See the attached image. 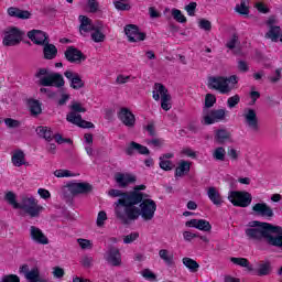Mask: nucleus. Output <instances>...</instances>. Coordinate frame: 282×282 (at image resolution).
I'll list each match as a JSON object with an SVG mask.
<instances>
[{
    "label": "nucleus",
    "mask_w": 282,
    "mask_h": 282,
    "mask_svg": "<svg viewBox=\"0 0 282 282\" xmlns=\"http://www.w3.org/2000/svg\"><path fill=\"white\" fill-rule=\"evenodd\" d=\"M139 204L140 207H137L138 204H132L128 207V210L121 220L123 226H129L131 221H137V219H140V216L144 221H151V219L155 217V210H158V204H155V200L145 197Z\"/></svg>",
    "instance_id": "f257e3e1"
},
{
    "label": "nucleus",
    "mask_w": 282,
    "mask_h": 282,
    "mask_svg": "<svg viewBox=\"0 0 282 282\" xmlns=\"http://www.w3.org/2000/svg\"><path fill=\"white\" fill-rule=\"evenodd\" d=\"M278 227L270 223H261L259 220H252L248 223L245 229V235L249 241H268L271 232H276Z\"/></svg>",
    "instance_id": "f03ea898"
},
{
    "label": "nucleus",
    "mask_w": 282,
    "mask_h": 282,
    "mask_svg": "<svg viewBox=\"0 0 282 282\" xmlns=\"http://www.w3.org/2000/svg\"><path fill=\"white\" fill-rule=\"evenodd\" d=\"M34 76L39 79V85L42 87H65L63 75L47 68H37Z\"/></svg>",
    "instance_id": "7ed1b4c3"
},
{
    "label": "nucleus",
    "mask_w": 282,
    "mask_h": 282,
    "mask_svg": "<svg viewBox=\"0 0 282 282\" xmlns=\"http://www.w3.org/2000/svg\"><path fill=\"white\" fill-rule=\"evenodd\" d=\"M108 195L110 197H119V199L113 203L115 216L119 221L122 223V219H124V215H127V210H129V206H132L131 200L128 199V197H130L129 192L110 189L108 192Z\"/></svg>",
    "instance_id": "20e7f679"
},
{
    "label": "nucleus",
    "mask_w": 282,
    "mask_h": 282,
    "mask_svg": "<svg viewBox=\"0 0 282 282\" xmlns=\"http://www.w3.org/2000/svg\"><path fill=\"white\" fill-rule=\"evenodd\" d=\"M85 111H87V109L83 107V104L74 101L70 105V112L66 116L67 122L76 124L82 129H94L95 126L91 122L83 120L80 113H85Z\"/></svg>",
    "instance_id": "39448f33"
},
{
    "label": "nucleus",
    "mask_w": 282,
    "mask_h": 282,
    "mask_svg": "<svg viewBox=\"0 0 282 282\" xmlns=\"http://www.w3.org/2000/svg\"><path fill=\"white\" fill-rule=\"evenodd\" d=\"M20 210H24L26 215H30L32 218L39 217L41 213L43 212V206L39 205V200L34 197H22V200L20 203V207L18 208Z\"/></svg>",
    "instance_id": "423d86ee"
},
{
    "label": "nucleus",
    "mask_w": 282,
    "mask_h": 282,
    "mask_svg": "<svg viewBox=\"0 0 282 282\" xmlns=\"http://www.w3.org/2000/svg\"><path fill=\"white\" fill-rule=\"evenodd\" d=\"M228 199L232 203V206L248 208L252 204V194L249 192L231 191L228 194Z\"/></svg>",
    "instance_id": "0eeeda50"
},
{
    "label": "nucleus",
    "mask_w": 282,
    "mask_h": 282,
    "mask_svg": "<svg viewBox=\"0 0 282 282\" xmlns=\"http://www.w3.org/2000/svg\"><path fill=\"white\" fill-rule=\"evenodd\" d=\"M4 37L2 40V44L6 47H13L14 45H19L21 41H23V32L19 30L17 26H9L3 31Z\"/></svg>",
    "instance_id": "6e6552de"
},
{
    "label": "nucleus",
    "mask_w": 282,
    "mask_h": 282,
    "mask_svg": "<svg viewBox=\"0 0 282 282\" xmlns=\"http://www.w3.org/2000/svg\"><path fill=\"white\" fill-rule=\"evenodd\" d=\"M36 133H37V135H40V138H43L47 142H52V140H55V142H57V144H65V143L73 144L74 143V141H72V139H65V138H63V135L61 133L54 134L52 132V129H50L47 127H43V126L37 127Z\"/></svg>",
    "instance_id": "1a4fd4ad"
},
{
    "label": "nucleus",
    "mask_w": 282,
    "mask_h": 282,
    "mask_svg": "<svg viewBox=\"0 0 282 282\" xmlns=\"http://www.w3.org/2000/svg\"><path fill=\"white\" fill-rule=\"evenodd\" d=\"M208 89H215L219 94H230L232 91V86L226 84V77L224 76H212L207 82Z\"/></svg>",
    "instance_id": "9d476101"
},
{
    "label": "nucleus",
    "mask_w": 282,
    "mask_h": 282,
    "mask_svg": "<svg viewBox=\"0 0 282 282\" xmlns=\"http://www.w3.org/2000/svg\"><path fill=\"white\" fill-rule=\"evenodd\" d=\"M242 117L245 118V124L253 133L259 132V118L257 117V111L252 108L245 110Z\"/></svg>",
    "instance_id": "9b49d317"
},
{
    "label": "nucleus",
    "mask_w": 282,
    "mask_h": 282,
    "mask_svg": "<svg viewBox=\"0 0 282 282\" xmlns=\"http://www.w3.org/2000/svg\"><path fill=\"white\" fill-rule=\"evenodd\" d=\"M124 34L130 43H138L147 39V34L140 32V29L135 24H128L124 26Z\"/></svg>",
    "instance_id": "f8f14e48"
},
{
    "label": "nucleus",
    "mask_w": 282,
    "mask_h": 282,
    "mask_svg": "<svg viewBox=\"0 0 282 282\" xmlns=\"http://www.w3.org/2000/svg\"><path fill=\"white\" fill-rule=\"evenodd\" d=\"M64 56L68 63L80 64L83 61H87V56L83 52L74 46H68L64 53Z\"/></svg>",
    "instance_id": "ddd939ff"
},
{
    "label": "nucleus",
    "mask_w": 282,
    "mask_h": 282,
    "mask_svg": "<svg viewBox=\"0 0 282 282\" xmlns=\"http://www.w3.org/2000/svg\"><path fill=\"white\" fill-rule=\"evenodd\" d=\"M20 274H24V278L29 282L42 281L39 268H33L30 270V267L28 264H23L22 267H20Z\"/></svg>",
    "instance_id": "4468645a"
},
{
    "label": "nucleus",
    "mask_w": 282,
    "mask_h": 282,
    "mask_svg": "<svg viewBox=\"0 0 282 282\" xmlns=\"http://www.w3.org/2000/svg\"><path fill=\"white\" fill-rule=\"evenodd\" d=\"M141 191H147V185H137L133 187V191L128 192L130 196H127L130 199L131 204H140L142 199L149 197L148 194L142 193Z\"/></svg>",
    "instance_id": "2eb2a0df"
},
{
    "label": "nucleus",
    "mask_w": 282,
    "mask_h": 282,
    "mask_svg": "<svg viewBox=\"0 0 282 282\" xmlns=\"http://www.w3.org/2000/svg\"><path fill=\"white\" fill-rule=\"evenodd\" d=\"M274 227L279 229L269 234V238H267V243L268 246H272L273 248H278V250L282 251V227L276 225H274Z\"/></svg>",
    "instance_id": "dca6fc26"
},
{
    "label": "nucleus",
    "mask_w": 282,
    "mask_h": 282,
    "mask_svg": "<svg viewBox=\"0 0 282 282\" xmlns=\"http://www.w3.org/2000/svg\"><path fill=\"white\" fill-rule=\"evenodd\" d=\"M28 36L35 45H44L50 41V35L41 30L29 31Z\"/></svg>",
    "instance_id": "f3484780"
},
{
    "label": "nucleus",
    "mask_w": 282,
    "mask_h": 282,
    "mask_svg": "<svg viewBox=\"0 0 282 282\" xmlns=\"http://www.w3.org/2000/svg\"><path fill=\"white\" fill-rule=\"evenodd\" d=\"M30 237L32 241H35V243H40L41 246H47V243H50L47 236L36 226L30 227Z\"/></svg>",
    "instance_id": "a211bd4d"
},
{
    "label": "nucleus",
    "mask_w": 282,
    "mask_h": 282,
    "mask_svg": "<svg viewBox=\"0 0 282 282\" xmlns=\"http://www.w3.org/2000/svg\"><path fill=\"white\" fill-rule=\"evenodd\" d=\"M185 226H187V228H196L203 232H210V230H213V226L206 219H191L185 223Z\"/></svg>",
    "instance_id": "6ab92c4d"
},
{
    "label": "nucleus",
    "mask_w": 282,
    "mask_h": 282,
    "mask_svg": "<svg viewBox=\"0 0 282 282\" xmlns=\"http://www.w3.org/2000/svg\"><path fill=\"white\" fill-rule=\"evenodd\" d=\"M105 260L110 264L118 267L122 263V258L120 256V250L116 247H110L105 254Z\"/></svg>",
    "instance_id": "aec40b11"
},
{
    "label": "nucleus",
    "mask_w": 282,
    "mask_h": 282,
    "mask_svg": "<svg viewBox=\"0 0 282 282\" xmlns=\"http://www.w3.org/2000/svg\"><path fill=\"white\" fill-rule=\"evenodd\" d=\"M226 120V109L212 110L209 115L204 117V124H215Z\"/></svg>",
    "instance_id": "412c9836"
},
{
    "label": "nucleus",
    "mask_w": 282,
    "mask_h": 282,
    "mask_svg": "<svg viewBox=\"0 0 282 282\" xmlns=\"http://www.w3.org/2000/svg\"><path fill=\"white\" fill-rule=\"evenodd\" d=\"M64 76L69 80L72 89H83V87H85V82H83L78 73L66 70Z\"/></svg>",
    "instance_id": "4be33fe9"
},
{
    "label": "nucleus",
    "mask_w": 282,
    "mask_h": 282,
    "mask_svg": "<svg viewBox=\"0 0 282 282\" xmlns=\"http://www.w3.org/2000/svg\"><path fill=\"white\" fill-rule=\"evenodd\" d=\"M158 91L161 95V108L164 111H169L171 109V96L169 94V89L160 83H156Z\"/></svg>",
    "instance_id": "5701e85b"
},
{
    "label": "nucleus",
    "mask_w": 282,
    "mask_h": 282,
    "mask_svg": "<svg viewBox=\"0 0 282 282\" xmlns=\"http://www.w3.org/2000/svg\"><path fill=\"white\" fill-rule=\"evenodd\" d=\"M135 176L132 174L117 173L115 175V181L119 188H127L129 184H135Z\"/></svg>",
    "instance_id": "b1692460"
},
{
    "label": "nucleus",
    "mask_w": 282,
    "mask_h": 282,
    "mask_svg": "<svg viewBox=\"0 0 282 282\" xmlns=\"http://www.w3.org/2000/svg\"><path fill=\"white\" fill-rule=\"evenodd\" d=\"M118 118L123 122L126 127H134L135 126V116L131 113L129 108H121L118 112Z\"/></svg>",
    "instance_id": "393cba45"
},
{
    "label": "nucleus",
    "mask_w": 282,
    "mask_h": 282,
    "mask_svg": "<svg viewBox=\"0 0 282 282\" xmlns=\"http://www.w3.org/2000/svg\"><path fill=\"white\" fill-rule=\"evenodd\" d=\"M252 210L258 217H274V212L265 203H257Z\"/></svg>",
    "instance_id": "a878e982"
},
{
    "label": "nucleus",
    "mask_w": 282,
    "mask_h": 282,
    "mask_svg": "<svg viewBox=\"0 0 282 282\" xmlns=\"http://www.w3.org/2000/svg\"><path fill=\"white\" fill-rule=\"evenodd\" d=\"M140 153V155H149V153H151V151H149V148L132 141L130 142L129 147L126 149V153L127 155H133V153Z\"/></svg>",
    "instance_id": "bb28decb"
},
{
    "label": "nucleus",
    "mask_w": 282,
    "mask_h": 282,
    "mask_svg": "<svg viewBox=\"0 0 282 282\" xmlns=\"http://www.w3.org/2000/svg\"><path fill=\"white\" fill-rule=\"evenodd\" d=\"M58 56V48L56 45L51 44L50 41L43 45V59L44 61H54Z\"/></svg>",
    "instance_id": "cd10ccee"
},
{
    "label": "nucleus",
    "mask_w": 282,
    "mask_h": 282,
    "mask_svg": "<svg viewBox=\"0 0 282 282\" xmlns=\"http://www.w3.org/2000/svg\"><path fill=\"white\" fill-rule=\"evenodd\" d=\"M11 162L13 166L18 167L30 165V163L25 161V152H23V150H14L11 158Z\"/></svg>",
    "instance_id": "c85d7f7f"
},
{
    "label": "nucleus",
    "mask_w": 282,
    "mask_h": 282,
    "mask_svg": "<svg viewBox=\"0 0 282 282\" xmlns=\"http://www.w3.org/2000/svg\"><path fill=\"white\" fill-rule=\"evenodd\" d=\"M79 32H94L98 24H91V19L79 15Z\"/></svg>",
    "instance_id": "c756f323"
},
{
    "label": "nucleus",
    "mask_w": 282,
    "mask_h": 282,
    "mask_svg": "<svg viewBox=\"0 0 282 282\" xmlns=\"http://www.w3.org/2000/svg\"><path fill=\"white\" fill-rule=\"evenodd\" d=\"M207 196L214 206H221V204H224V199H221V194H219V192L215 187L208 188Z\"/></svg>",
    "instance_id": "7c9ffc66"
},
{
    "label": "nucleus",
    "mask_w": 282,
    "mask_h": 282,
    "mask_svg": "<svg viewBox=\"0 0 282 282\" xmlns=\"http://www.w3.org/2000/svg\"><path fill=\"white\" fill-rule=\"evenodd\" d=\"M9 17H14L15 19H30L32 13L30 11L21 10L19 8L10 7L8 9Z\"/></svg>",
    "instance_id": "2f4dec72"
},
{
    "label": "nucleus",
    "mask_w": 282,
    "mask_h": 282,
    "mask_svg": "<svg viewBox=\"0 0 282 282\" xmlns=\"http://www.w3.org/2000/svg\"><path fill=\"white\" fill-rule=\"evenodd\" d=\"M102 30H104L102 23L97 22V28H95V30L91 33V40L95 43L105 42L106 36H105V33H102Z\"/></svg>",
    "instance_id": "473e14b6"
},
{
    "label": "nucleus",
    "mask_w": 282,
    "mask_h": 282,
    "mask_svg": "<svg viewBox=\"0 0 282 282\" xmlns=\"http://www.w3.org/2000/svg\"><path fill=\"white\" fill-rule=\"evenodd\" d=\"M187 173H191V162L181 161L175 170V177H184Z\"/></svg>",
    "instance_id": "72a5a7b5"
},
{
    "label": "nucleus",
    "mask_w": 282,
    "mask_h": 282,
    "mask_svg": "<svg viewBox=\"0 0 282 282\" xmlns=\"http://www.w3.org/2000/svg\"><path fill=\"white\" fill-rule=\"evenodd\" d=\"M29 109L32 116H41L43 113V108L41 107V101L36 99H30L28 101Z\"/></svg>",
    "instance_id": "f704fd0d"
},
{
    "label": "nucleus",
    "mask_w": 282,
    "mask_h": 282,
    "mask_svg": "<svg viewBox=\"0 0 282 282\" xmlns=\"http://www.w3.org/2000/svg\"><path fill=\"white\" fill-rule=\"evenodd\" d=\"M67 193H69V195H79V183L76 182H69L64 186V194L67 195Z\"/></svg>",
    "instance_id": "c9c22d12"
},
{
    "label": "nucleus",
    "mask_w": 282,
    "mask_h": 282,
    "mask_svg": "<svg viewBox=\"0 0 282 282\" xmlns=\"http://www.w3.org/2000/svg\"><path fill=\"white\" fill-rule=\"evenodd\" d=\"M230 261L236 265H240V268H247L249 272H254V269L252 268V265H250V262L246 258H230Z\"/></svg>",
    "instance_id": "e433bc0d"
},
{
    "label": "nucleus",
    "mask_w": 282,
    "mask_h": 282,
    "mask_svg": "<svg viewBox=\"0 0 282 282\" xmlns=\"http://www.w3.org/2000/svg\"><path fill=\"white\" fill-rule=\"evenodd\" d=\"M281 36V26H270L269 32L265 33V39H271L274 43Z\"/></svg>",
    "instance_id": "4c0bfd02"
},
{
    "label": "nucleus",
    "mask_w": 282,
    "mask_h": 282,
    "mask_svg": "<svg viewBox=\"0 0 282 282\" xmlns=\"http://www.w3.org/2000/svg\"><path fill=\"white\" fill-rule=\"evenodd\" d=\"M183 264L188 268L189 272H197L199 270V263L192 258H183Z\"/></svg>",
    "instance_id": "58836bf2"
},
{
    "label": "nucleus",
    "mask_w": 282,
    "mask_h": 282,
    "mask_svg": "<svg viewBox=\"0 0 282 282\" xmlns=\"http://www.w3.org/2000/svg\"><path fill=\"white\" fill-rule=\"evenodd\" d=\"M230 138V132H228L227 130L220 129L216 131V141L218 142V144H224V142H226V140H229Z\"/></svg>",
    "instance_id": "ea45409f"
},
{
    "label": "nucleus",
    "mask_w": 282,
    "mask_h": 282,
    "mask_svg": "<svg viewBox=\"0 0 282 282\" xmlns=\"http://www.w3.org/2000/svg\"><path fill=\"white\" fill-rule=\"evenodd\" d=\"M6 202L13 206V208L19 209L21 207V203H17V195L13 192H8L4 196Z\"/></svg>",
    "instance_id": "a19ab883"
},
{
    "label": "nucleus",
    "mask_w": 282,
    "mask_h": 282,
    "mask_svg": "<svg viewBox=\"0 0 282 282\" xmlns=\"http://www.w3.org/2000/svg\"><path fill=\"white\" fill-rule=\"evenodd\" d=\"M214 160L218 162H224L226 160V149L224 147H218L213 152Z\"/></svg>",
    "instance_id": "79ce46f5"
},
{
    "label": "nucleus",
    "mask_w": 282,
    "mask_h": 282,
    "mask_svg": "<svg viewBox=\"0 0 282 282\" xmlns=\"http://www.w3.org/2000/svg\"><path fill=\"white\" fill-rule=\"evenodd\" d=\"M258 276H268L270 274V262H261L257 270Z\"/></svg>",
    "instance_id": "37998d69"
},
{
    "label": "nucleus",
    "mask_w": 282,
    "mask_h": 282,
    "mask_svg": "<svg viewBox=\"0 0 282 282\" xmlns=\"http://www.w3.org/2000/svg\"><path fill=\"white\" fill-rule=\"evenodd\" d=\"M159 256L162 260H164L167 263V265H171L173 263V254H169V250L161 249L159 251Z\"/></svg>",
    "instance_id": "c03bdc74"
},
{
    "label": "nucleus",
    "mask_w": 282,
    "mask_h": 282,
    "mask_svg": "<svg viewBox=\"0 0 282 282\" xmlns=\"http://www.w3.org/2000/svg\"><path fill=\"white\" fill-rule=\"evenodd\" d=\"M215 102H217V98L215 97V95L207 94L206 97H205L204 111H206V109H210V107H214Z\"/></svg>",
    "instance_id": "a18cd8bd"
},
{
    "label": "nucleus",
    "mask_w": 282,
    "mask_h": 282,
    "mask_svg": "<svg viewBox=\"0 0 282 282\" xmlns=\"http://www.w3.org/2000/svg\"><path fill=\"white\" fill-rule=\"evenodd\" d=\"M172 17L177 23H186V17H184L178 9H172Z\"/></svg>",
    "instance_id": "49530a36"
},
{
    "label": "nucleus",
    "mask_w": 282,
    "mask_h": 282,
    "mask_svg": "<svg viewBox=\"0 0 282 282\" xmlns=\"http://www.w3.org/2000/svg\"><path fill=\"white\" fill-rule=\"evenodd\" d=\"M79 195H88L94 191V186L89 183H79Z\"/></svg>",
    "instance_id": "de8ad7c7"
},
{
    "label": "nucleus",
    "mask_w": 282,
    "mask_h": 282,
    "mask_svg": "<svg viewBox=\"0 0 282 282\" xmlns=\"http://www.w3.org/2000/svg\"><path fill=\"white\" fill-rule=\"evenodd\" d=\"M239 45V36L237 34H234L229 41L226 43V47L228 50H235Z\"/></svg>",
    "instance_id": "09e8293b"
},
{
    "label": "nucleus",
    "mask_w": 282,
    "mask_h": 282,
    "mask_svg": "<svg viewBox=\"0 0 282 282\" xmlns=\"http://www.w3.org/2000/svg\"><path fill=\"white\" fill-rule=\"evenodd\" d=\"M54 175L55 177H76V174L72 173L69 170H56Z\"/></svg>",
    "instance_id": "8fccbe9b"
},
{
    "label": "nucleus",
    "mask_w": 282,
    "mask_h": 282,
    "mask_svg": "<svg viewBox=\"0 0 282 282\" xmlns=\"http://www.w3.org/2000/svg\"><path fill=\"white\" fill-rule=\"evenodd\" d=\"M159 160H160V163H159L160 169H162L163 171L173 170V163H171V161L164 160V158H160Z\"/></svg>",
    "instance_id": "3c124183"
},
{
    "label": "nucleus",
    "mask_w": 282,
    "mask_h": 282,
    "mask_svg": "<svg viewBox=\"0 0 282 282\" xmlns=\"http://www.w3.org/2000/svg\"><path fill=\"white\" fill-rule=\"evenodd\" d=\"M240 101H241V97H239V95L229 97L227 100V107H229V109H235V107H237V104Z\"/></svg>",
    "instance_id": "603ef678"
},
{
    "label": "nucleus",
    "mask_w": 282,
    "mask_h": 282,
    "mask_svg": "<svg viewBox=\"0 0 282 282\" xmlns=\"http://www.w3.org/2000/svg\"><path fill=\"white\" fill-rule=\"evenodd\" d=\"M198 26L200 28V30H205V32H210V30H213V24L206 19H200L198 22Z\"/></svg>",
    "instance_id": "864d4df0"
},
{
    "label": "nucleus",
    "mask_w": 282,
    "mask_h": 282,
    "mask_svg": "<svg viewBox=\"0 0 282 282\" xmlns=\"http://www.w3.org/2000/svg\"><path fill=\"white\" fill-rule=\"evenodd\" d=\"M141 274L143 279H147V281H155L158 279V276L155 275V273L152 272L151 269H144Z\"/></svg>",
    "instance_id": "5fc2aeb1"
},
{
    "label": "nucleus",
    "mask_w": 282,
    "mask_h": 282,
    "mask_svg": "<svg viewBox=\"0 0 282 282\" xmlns=\"http://www.w3.org/2000/svg\"><path fill=\"white\" fill-rule=\"evenodd\" d=\"M77 242L79 243L82 250H91L93 248L91 240L78 238Z\"/></svg>",
    "instance_id": "6e6d98bb"
},
{
    "label": "nucleus",
    "mask_w": 282,
    "mask_h": 282,
    "mask_svg": "<svg viewBox=\"0 0 282 282\" xmlns=\"http://www.w3.org/2000/svg\"><path fill=\"white\" fill-rule=\"evenodd\" d=\"M236 12H238V14H249L250 10L246 7V1H241L240 4H237L235 8Z\"/></svg>",
    "instance_id": "4d7b16f0"
},
{
    "label": "nucleus",
    "mask_w": 282,
    "mask_h": 282,
    "mask_svg": "<svg viewBox=\"0 0 282 282\" xmlns=\"http://www.w3.org/2000/svg\"><path fill=\"white\" fill-rule=\"evenodd\" d=\"M4 124H7V127H9L10 129H17V128L21 127V122H19V120H14L12 118L4 119Z\"/></svg>",
    "instance_id": "13d9d810"
},
{
    "label": "nucleus",
    "mask_w": 282,
    "mask_h": 282,
    "mask_svg": "<svg viewBox=\"0 0 282 282\" xmlns=\"http://www.w3.org/2000/svg\"><path fill=\"white\" fill-rule=\"evenodd\" d=\"M140 237L139 232H131L128 236H124L123 243H133Z\"/></svg>",
    "instance_id": "bf43d9fd"
},
{
    "label": "nucleus",
    "mask_w": 282,
    "mask_h": 282,
    "mask_svg": "<svg viewBox=\"0 0 282 282\" xmlns=\"http://www.w3.org/2000/svg\"><path fill=\"white\" fill-rule=\"evenodd\" d=\"M105 221H107V213L106 212H99L97 216V226L100 228L101 226H105Z\"/></svg>",
    "instance_id": "052dcab7"
},
{
    "label": "nucleus",
    "mask_w": 282,
    "mask_h": 282,
    "mask_svg": "<svg viewBox=\"0 0 282 282\" xmlns=\"http://www.w3.org/2000/svg\"><path fill=\"white\" fill-rule=\"evenodd\" d=\"M185 10L188 17H195V10H197V2H191L189 4L185 6Z\"/></svg>",
    "instance_id": "680f3d73"
},
{
    "label": "nucleus",
    "mask_w": 282,
    "mask_h": 282,
    "mask_svg": "<svg viewBox=\"0 0 282 282\" xmlns=\"http://www.w3.org/2000/svg\"><path fill=\"white\" fill-rule=\"evenodd\" d=\"M227 155L232 160V162H237L239 160V152L234 148H228Z\"/></svg>",
    "instance_id": "e2e57ef3"
},
{
    "label": "nucleus",
    "mask_w": 282,
    "mask_h": 282,
    "mask_svg": "<svg viewBox=\"0 0 282 282\" xmlns=\"http://www.w3.org/2000/svg\"><path fill=\"white\" fill-rule=\"evenodd\" d=\"M53 276L55 279H63V276H65V270H63L61 267H55L53 269Z\"/></svg>",
    "instance_id": "0e129e2a"
},
{
    "label": "nucleus",
    "mask_w": 282,
    "mask_h": 282,
    "mask_svg": "<svg viewBox=\"0 0 282 282\" xmlns=\"http://www.w3.org/2000/svg\"><path fill=\"white\" fill-rule=\"evenodd\" d=\"M1 282H21V279H19L15 274H9L2 276Z\"/></svg>",
    "instance_id": "69168bd1"
},
{
    "label": "nucleus",
    "mask_w": 282,
    "mask_h": 282,
    "mask_svg": "<svg viewBox=\"0 0 282 282\" xmlns=\"http://www.w3.org/2000/svg\"><path fill=\"white\" fill-rule=\"evenodd\" d=\"M113 3H115L116 10H121V11L131 10V7L129 4H126V3L121 2L120 0L116 1Z\"/></svg>",
    "instance_id": "338daca9"
},
{
    "label": "nucleus",
    "mask_w": 282,
    "mask_h": 282,
    "mask_svg": "<svg viewBox=\"0 0 282 282\" xmlns=\"http://www.w3.org/2000/svg\"><path fill=\"white\" fill-rule=\"evenodd\" d=\"M98 1L96 0H88V8L90 12H98Z\"/></svg>",
    "instance_id": "774afa93"
}]
</instances>
